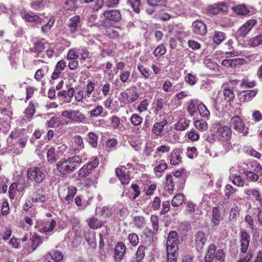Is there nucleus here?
<instances>
[{"instance_id":"obj_56","label":"nucleus","mask_w":262,"mask_h":262,"mask_svg":"<svg viewBox=\"0 0 262 262\" xmlns=\"http://www.w3.org/2000/svg\"><path fill=\"white\" fill-rule=\"evenodd\" d=\"M92 170V168H90L89 165H84L78 171V176L80 178L85 177L91 173Z\"/></svg>"},{"instance_id":"obj_41","label":"nucleus","mask_w":262,"mask_h":262,"mask_svg":"<svg viewBox=\"0 0 262 262\" xmlns=\"http://www.w3.org/2000/svg\"><path fill=\"white\" fill-rule=\"evenodd\" d=\"M63 257V255L62 253L58 250H53L52 252H49L46 255V258L53 259L59 262H61Z\"/></svg>"},{"instance_id":"obj_7","label":"nucleus","mask_w":262,"mask_h":262,"mask_svg":"<svg viewBox=\"0 0 262 262\" xmlns=\"http://www.w3.org/2000/svg\"><path fill=\"white\" fill-rule=\"evenodd\" d=\"M231 130L228 126H220L217 129L215 136L220 141H230L231 138Z\"/></svg>"},{"instance_id":"obj_11","label":"nucleus","mask_w":262,"mask_h":262,"mask_svg":"<svg viewBox=\"0 0 262 262\" xmlns=\"http://www.w3.org/2000/svg\"><path fill=\"white\" fill-rule=\"evenodd\" d=\"M256 23L257 21L256 19H251L248 20L238 29L237 32L238 35L241 37L246 36Z\"/></svg>"},{"instance_id":"obj_19","label":"nucleus","mask_w":262,"mask_h":262,"mask_svg":"<svg viewBox=\"0 0 262 262\" xmlns=\"http://www.w3.org/2000/svg\"><path fill=\"white\" fill-rule=\"evenodd\" d=\"M250 236L249 234L245 231H241L240 232V241L241 250L243 253H246L249 246Z\"/></svg>"},{"instance_id":"obj_14","label":"nucleus","mask_w":262,"mask_h":262,"mask_svg":"<svg viewBox=\"0 0 262 262\" xmlns=\"http://www.w3.org/2000/svg\"><path fill=\"white\" fill-rule=\"evenodd\" d=\"M126 247L122 242L117 243L114 249V260L116 262H120L126 253Z\"/></svg>"},{"instance_id":"obj_51","label":"nucleus","mask_w":262,"mask_h":262,"mask_svg":"<svg viewBox=\"0 0 262 262\" xmlns=\"http://www.w3.org/2000/svg\"><path fill=\"white\" fill-rule=\"evenodd\" d=\"M235 13L245 15L249 12V10L245 5H240L232 8Z\"/></svg>"},{"instance_id":"obj_50","label":"nucleus","mask_w":262,"mask_h":262,"mask_svg":"<svg viewBox=\"0 0 262 262\" xmlns=\"http://www.w3.org/2000/svg\"><path fill=\"white\" fill-rule=\"evenodd\" d=\"M35 112L34 104L32 102L30 101L28 107L25 111V117L28 119H30L32 118V116L34 114Z\"/></svg>"},{"instance_id":"obj_20","label":"nucleus","mask_w":262,"mask_h":262,"mask_svg":"<svg viewBox=\"0 0 262 262\" xmlns=\"http://www.w3.org/2000/svg\"><path fill=\"white\" fill-rule=\"evenodd\" d=\"M244 193L248 196L253 197L255 199L257 205L262 206V196L260 192L258 189L249 188L244 190Z\"/></svg>"},{"instance_id":"obj_8","label":"nucleus","mask_w":262,"mask_h":262,"mask_svg":"<svg viewBox=\"0 0 262 262\" xmlns=\"http://www.w3.org/2000/svg\"><path fill=\"white\" fill-rule=\"evenodd\" d=\"M230 125L233 128L239 133L246 135L248 132L242 119L238 116H234L230 120Z\"/></svg>"},{"instance_id":"obj_53","label":"nucleus","mask_w":262,"mask_h":262,"mask_svg":"<svg viewBox=\"0 0 262 262\" xmlns=\"http://www.w3.org/2000/svg\"><path fill=\"white\" fill-rule=\"evenodd\" d=\"M243 150L245 153L250 155L251 156H253L258 159H260L261 158L260 154L258 152L251 146H245L243 148Z\"/></svg>"},{"instance_id":"obj_54","label":"nucleus","mask_w":262,"mask_h":262,"mask_svg":"<svg viewBox=\"0 0 262 262\" xmlns=\"http://www.w3.org/2000/svg\"><path fill=\"white\" fill-rule=\"evenodd\" d=\"M133 221L135 226L137 228H142L145 225V220L143 216H135Z\"/></svg>"},{"instance_id":"obj_23","label":"nucleus","mask_w":262,"mask_h":262,"mask_svg":"<svg viewBox=\"0 0 262 262\" xmlns=\"http://www.w3.org/2000/svg\"><path fill=\"white\" fill-rule=\"evenodd\" d=\"M105 28V35L107 37L117 39L119 37L120 32L121 29L119 27H116L114 25L112 26H104Z\"/></svg>"},{"instance_id":"obj_1","label":"nucleus","mask_w":262,"mask_h":262,"mask_svg":"<svg viewBox=\"0 0 262 262\" xmlns=\"http://www.w3.org/2000/svg\"><path fill=\"white\" fill-rule=\"evenodd\" d=\"M81 163V158L78 156H74L59 161L56 167L60 174L66 176L73 172Z\"/></svg>"},{"instance_id":"obj_17","label":"nucleus","mask_w":262,"mask_h":262,"mask_svg":"<svg viewBox=\"0 0 262 262\" xmlns=\"http://www.w3.org/2000/svg\"><path fill=\"white\" fill-rule=\"evenodd\" d=\"M192 30L195 34L200 35H204L207 33L206 25L201 20H196L192 23Z\"/></svg>"},{"instance_id":"obj_64","label":"nucleus","mask_w":262,"mask_h":262,"mask_svg":"<svg viewBox=\"0 0 262 262\" xmlns=\"http://www.w3.org/2000/svg\"><path fill=\"white\" fill-rule=\"evenodd\" d=\"M89 137L88 141L89 143L94 147L97 145L98 136L94 132H89L88 134Z\"/></svg>"},{"instance_id":"obj_32","label":"nucleus","mask_w":262,"mask_h":262,"mask_svg":"<svg viewBox=\"0 0 262 262\" xmlns=\"http://www.w3.org/2000/svg\"><path fill=\"white\" fill-rule=\"evenodd\" d=\"M20 53L16 51H11L10 56L9 59L11 67L16 69L19 63V57Z\"/></svg>"},{"instance_id":"obj_16","label":"nucleus","mask_w":262,"mask_h":262,"mask_svg":"<svg viewBox=\"0 0 262 262\" xmlns=\"http://www.w3.org/2000/svg\"><path fill=\"white\" fill-rule=\"evenodd\" d=\"M167 121L163 119L160 122H156L152 127L151 133L157 137H161L163 133L164 128L167 125Z\"/></svg>"},{"instance_id":"obj_6","label":"nucleus","mask_w":262,"mask_h":262,"mask_svg":"<svg viewBox=\"0 0 262 262\" xmlns=\"http://www.w3.org/2000/svg\"><path fill=\"white\" fill-rule=\"evenodd\" d=\"M179 239L178 233L175 231H171L168 234L167 243V251H178Z\"/></svg>"},{"instance_id":"obj_28","label":"nucleus","mask_w":262,"mask_h":262,"mask_svg":"<svg viewBox=\"0 0 262 262\" xmlns=\"http://www.w3.org/2000/svg\"><path fill=\"white\" fill-rule=\"evenodd\" d=\"M85 115L78 110H73L71 121L75 123H84L86 121Z\"/></svg>"},{"instance_id":"obj_43","label":"nucleus","mask_w":262,"mask_h":262,"mask_svg":"<svg viewBox=\"0 0 262 262\" xmlns=\"http://www.w3.org/2000/svg\"><path fill=\"white\" fill-rule=\"evenodd\" d=\"M224 100L227 102H230L234 98V94L231 89L229 88H225L223 93Z\"/></svg>"},{"instance_id":"obj_27","label":"nucleus","mask_w":262,"mask_h":262,"mask_svg":"<svg viewBox=\"0 0 262 262\" xmlns=\"http://www.w3.org/2000/svg\"><path fill=\"white\" fill-rule=\"evenodd\" d=\"M89 114L91 118L105 117L107 115V113L104 112V108L101 105H98L95 108L90 111Z\"/></svg>"},{"instance_id":"obj_10","label":"nucleus","mask_w":262,"mask_h":262,"mask_svg":"<svg viewBox=\"0 0 262 262\" xmlns=\"http://www.w3.org/2000/svg\"><path fill=\"white\" fill-rule=\"evenodd\" d=\"M116 173L122 185H127L130 180L129 171L124 166H120L116 169Z\"/></svg>"},{"instance_id":"obj_38","label":"nucleus","mask_w":262,"mask_h":262,"mask_svg":"<svg viewBox=\"0 0 262 262\" xmlns=\"http://www.w3.org/2000/svg\"><path fill=\"white\" fill-rule=\"evenodd\" d=\"M45 22H42V23H45L41 28V32L43 33H48L50 30L52 26H53L55 19L53 17H51L49 18L48 17L43 18Z\"/></svg>"},{"instance_id":"obj_26","label":"nucleus","mask_w":262,"mask_h":262,"mask_svg":"<svg viewBox=\"0 0 262 262\" xmlns=\"http://www.w3.org/2000/svg\"><path fill=\"white\" fill-rule=\"evenodd\" d=\"M80 21V18L78 15H75L69 20L67 25L71 33L74 34L76 31Z\"/></svg>"},{"instance_id":"obj_37","label":"nucleus","mask_w":262,"mask_h":262,"mask_svg":"<svg viewBox=\"0 0 262 262\" xmlns=\"http://www.w3.org/2000/svg\"><path fill=\"white\" fill-rule=\"evenodd\" d=\"M223 219L221 215L220 210L217 207H213L212 208V218L211 223L213 227L217 226L219 225L220 222Z\"/></svg>"},{"instance_id":"obj_31","label":"nucleus","mask_w":262,"mask_h":262,"mask_svg":"<svg viewBox=\"0 0 262 262\" xmlns=\"http://www.w3.org/2000/svg\"><path fill=\"white\" fill-rule=\"evenodd\" d=\"M60 157L59 155L57 154L55 147L52 146L48 149L47 154V158L50 163L52 164L55 163Z\"/></svg>"},{"instance_id":"obj_21","label":"nucleus","mask_w":262,"mask_h":262,"mask_svg":"<svg viewBox=\"0 0 262 262\" xmlns=\"http://www.w3.org/2000/svg\"><path fill=\"white\" fill-rule=\"evenodd\" d=\"M170 164L172 165H177L182 163V158L179 149L175 148L167 157Z\"/></svg>"},{"instance_id":"obj_42","label":"nucleus","mask_w":262,"mask_h":262,"mask_svg":"<svg viewBox=\"0 0 262 262\" xmlns=\"http://www.w3.org/2000/svg\"><path fill=\"white\" fill-rule=\"evenodd\" d=\"M44 49V43L42 41L38 40L34 42L33 47L31 48L30 50L32 52L35 53H40L42 52Z\"/></svg>"},{"instance_id":"obj_24","label":"nucleus","mask_w":262,"mask_h":262,"mask_svg":"<svg viewBox=\"0 0 262 262\" xmlns=\"http://www.w3.org/2000/svg\"><path fill=\"white\" fill-rule=\"evenodd\" d=\"M84 147V144L81 137L79 135L75 136L74 137V143L72 146V150L75 154H78L80 150L83 149Z\"/></svg>"},{"instance_id":"obj_59","label":"nucleus","mask_w":262,"mask_h":262,"mask_svg":"<svg viewBox=\"0 0 262 262\" xmlns=\"http://www.w3.org/2000/svg\"><path fill=\"white\" fill-rule=\"evenodd\" d=\"M198 111L200 115L204 117H208L210 115V112L208 110L207 107L201 102L198 104Z\"/></svg>"},{"instance_id":"obj_48","label":"nucleus","mask_w":262,"mask_h":262,"mask_svg":"<svg viewBox=\"0 0 262 262\" xmlns=\"http://www.w3.org/2000/svg\"><path fill=\"white\" fill-rule=\"evenodd\" d=\"M48 69V66H45L37 70L34 76L35 79L38 81H40L47 73Z\"/></svg>"},{"instance_id":"obj_58","label":"nucleus","mask_w":262,"mask_h":262,"mask_svg":"<svg viewBox=\"0 0 262 262\" xmlns=\"http://www.w3.org/2000/svg\"><path fill=\"white\" fill-rule=\"evenodd\" d=\"M166 52V48L163 44L159 45L154 51L153 54L158 57L164 55Z\"/></svg>"},{"instance_id":"obj_52","label":"nucleus","mask_w":262,"mask_h":262,"mask_svg":"<svg viewBox=\"0 0 262 262\" xmlns=\"http://www.w3.org/2000/svg\"><path fill=\"white\" fill-rule=\"evenodd\" d=\"M170 150V146L165 144L158 146L155 150V153L161 157L162 154L168 153Z\"/></svg>"},{"instance_id":"obj_4","label":"nucleus","mask_w":262,"mask_h":262,"mask_svg":"<svg viewBox=\"0 0 262 262\" xmlns=\"http://www.w3.org/2000/svg\"><path fill=\"white\" fill-rule=\"evenodd\" d=\"M45 177V171L38 167L32 166L28 169L27 178L31 182L40 184L43 182Z\"/></svg>"},{"instance_id":"obj_5","label":"nucleus","mask_w":262,"mask_h":262,"mask_svg":"<svg viewBox=\"0 0 262 262\" xmlns=\"http://www.w3.org/2000/svg\"><path fill=\"white\" fill-rule=\"evenodd\" d=\"M56 224V222L53 219L38 221L36 225V229L38 232L48 235L53 231Z\"/></svg>"},{"instance_id":"obj_62","label":"nucleus","mask_w":262,"mask_h":262,"mask_svg":"<svg viewBox=\"0 0 262 262\" xmlns=\"http://www.w3.org/2000/svg\"><path fill=\"white\" fill-rule=\"evenodd\" d=\"M127 239L134 247L138 245L139 241L138 235L134 233H129L127 236Z\"/></svg>"},{"instance_id":"obj_25","label":"nucleus","mask_w":262,"mask_h":262,"mask_svg":"<svg viewBox=\"0 0 262 262\" xmlns=\"http://www.w3.org/2000/svg\"><path fill=\"white\" fill-rule=\"evenodd\" d=\"M257 92L256 90H243L239 93V98L244 101H249L255 96Z\"/></svg>"},{"instance_id":"obj_2","label":"nucleus","mask_w":262,"mask_h":262,"mask_svg":"<svg viewBox=\"0 0 262 262\" xmlns=\"http://www.w3.org/2000/svg\"><path fill=\"white\" fill-rule=\"evenodd\" d=\"M101 18L103 26H112L121 19V15L118 10H109L102 13Z\"/></svg>"},{"instance_id":"obj_47","label":"nucleus","mask_w":262,"mask_h":262,"mask_svg":"<svg viewBox=\"0 0 262 262\" xmlns=\"http://www.w3.org/2000/svg\"><path fill=\"white\" fill-rule=\"evenodd\" d=\"M88 23L89 26L90 27L96 26L99 28L101 26H103L102 21H101L100 20H97V16L95 14L91 15L88 17Z\"/></svg>"},{"instance_id":"obj_57","label":"nucleus","mask_w":262,"mask_h":262,"mask_svg":"<svg viewBox=\"0 0 262 262\" xmlns=\"http://www.w3.org/2000/svg\"><path fill=\"white\" fill-rule=\"evenodd\" d=\"M184 201V195L181 193H178L174 195L171 201V205L174 207H178L182 204Z\"/></svg>"},{"instance_id":"obj_13","label":"nucleus","mask_w":262,"mask_h":262,"mask_svg":"<svg viewBox=\"0 0 262 262\" xmlns=\"http://www.w3.org/2000/svg\"><path fill=\"white\" fill-rule=\"evenodd\" d=\"M74 92L73 88H70L67 91H60L57 93V96L59 100L62 102L61 104L70 103L71 101V98L74 96Z\"/></svg>"},{"instance_id":"obj_30","label":"nucleus","mask_w":262,"mask_h":262,"mask_svg":"<svg viewBox=\"0 0 262 262\" xmlns=\"http://www.w3.org/2000/svg\"><path fill=\"white\" fill-rule=\"evenodd\" d=\"M189 123L190 120L185 118H181L174 124V128L178 131H183L188 127Z\"/></svg>"},{"instance_id":"obj_39","label":"nucleus","mask_w":262,"mask_h":262,"mask_svg":"<svg viewBox=\"0 0 262 262\" xmlns=\"http://www.w3.org/2000/svg\"><path fill=\"white\" fill-rule=\"evenodd\" d=\"M77 192V188L74 186H70L68 187L67 194L65 197V200L69 204L73 202V198Z\"/></svg>"},{"instance_id":"obj_3","label":"nucleus","mask_w":262,"mask_h":262,"mask_svg":"<svg viewBox=\"0 0 262 262\" xmlns=\"http://www.w3.org/2000/svg\"><path fill=\"white\" fill-rule=\"evenodd\" d=\"M140 94L137 91L127 89L125 91L120 93L118 100L120 103L121 106L123 107L137 100Z\"/></svg>"},{"instance_id":"obj_35","label":"nucleus","mask_w":262,"mask_h":262,"mask_svg":"<svg viewBox=\"0 0 262 262\" xmlns=\"http://www.w3.org/2000/svg\"><path fill=\"white\" fill-rule=\"evenodd\" d=\"M216 247L214 244L210 245L207 249L204 260L205 262H211L215 258Z\"/></svg>"},{"instance_id":"obj_44","label":"nucleus","mask_w":262,"mask_h":262,"mask_svg":"<svg viewBox=\"0 0 262 262\" xmlns=\"http://www.w3.org/2000/svg\"><path fill=\"white\" fill-rule=\"evenodd\" d=\"M48 1V0H41L33 2L31 3L30 6L32 9L35 10L40 11L44 8Z\"/></svg>"},{"instance_id":"obj_60","label":"nucleus","mask_w":262,"mask_h":262,"mask_svg":"<svg viewBox=\"0 0 262 262\" xmlns=\"http://www.w3.org/2000/svg\"><path fill=\"white\" fill-rule=\"evenodd\" d=\"M167 168V164L164 160H161L156 163L154 167V171L155 172H162Z\"/></svg>"},{"instance_id":"obj_55","label":"nucleus","mask_w":262,"mask_h":262,"mask_svg":"<svg viewBox=\"0 0 262 262\" xmlns=\"http://www.w3.org/2000/svg\"><path fill=\"white\" fill-rule=\"evenodd\" d=\"M17 190L20 191V188H18V185L16 183H13L9 188V196L11 200H13L16 195Z\"/></svg>"},{"instance_id":"obj_46","label":"nucleus","mask_w":262,"mask_h":262,"mask_svg":"<svg viewBox=\"0 0 262 262\" xmlns=\"http://www.w3.org/2000/svg\"><path fill=\"white\" fill-rule=\"evenodd\" d=\"M193 124L196 129L201 132L205 131L208 128L207 122L203 120H196L194 121Z\"/></svg>"},{"instance_id":"obj_15","label":"nucleus","mask_w":262,"mask_h":262,"mask_svg":"<svg viewBox=\"0 0 262 262\" xmlns=\"http://www.w3.org/2000/svg\"><path fill=\"white\" fill-rule=\"evenodd\" d=\"M113 210L114 211V216L118 217L124 218L127 216L129 213L127 207L121 203H117L114 205Z\"/></svg>"},{"instance_id":"obj_18","label":"nucleus","mask_w":262,"mask_h":262,"mask_svg":"<svg viewBox=\"0 0 262 262\" xmlns=\"http://www.w3.org/2000/svg\"><path fill=\"white\" fill-rule=\"evenodd\" d=\"M230 174L229 176V180L232 183L238 187H243L245 181L244 179L237 173H234V168H231L230 169Z\"/></svg>"},{"instance_id":"obj_22","label":"nucleus","mask_w":262,"mask_h":262,"mask_svg":"<svg viewBox=\"0 0 262 262\" xmlns=\"http://www.w3.org/2000/svg\"><path fill=\"white\" fill-rule=\"evenodd\" d=\"M78 7V4L76 0H67L63 4L60 11L63 13L67 14L70 12L75 11Z\"/></svg>"},{"instance_id":"obj_40","label":"nucleus","mask_w":262,"mask_h":262,"mask_svg":"<svg viewBox=\"0 0 262 262\" xmlns=\"http://www.w3.org/2000/svg\"><path fill=\"white\" fill-rule=\"evenodd\" d=\"M248 169L252 170L256 174H258V176L262 175V166L261 165L256 161H253L249 164L248 165Z\"/></svg>"},{"instance_id":"obj_36","label":"nucleus","mask_w":262,"mask_h":262,"mask_svg":"<svg viewBox=\"0 0 262 262\" xmlns=\"http://www.w3.org/2000/svg\"><path fill=\"white\" fill-rule=\"evenodd\" d=\"M86 223L89 226L93 229H97L100 228L104 224V223L102 221L98 220L95 217H92L86 220Z\"/></svg>"},{"instance_id":"obj_34","label":"nucleus","mask_w":262,"mask_h":262,"mask_svg":"<svg viewBox=\"0 0 262 262\" xmlns=\"http://www.w3.org/2000/svg\"><path fill=\"white\" fill-rule=\"evenodd\" d=\"M83 236L89 245L91 246L92 247L96 246L95 242V232L94 231H92L90 229H87L86 230L83 231Z\"/></svg>"},{"instance_id":"obj_61","label":"nucleus","mask_w":262,"mask_h":262,"mask_svg":"<svg viewBox=\"0 0 262 262\" xmlns=\"http://www.w3.org/2000/svg\"><path fill=\"white\" fill-rule=\"evenodd\" d=\"M250 46L253 47H256L262 44V34L258 35L252 38H251L249 41Z\"/></svg>"},{"instance_id":"obj_49","label":"nucleus","mask_w":262,"mask_h":262,"mask_svg":"<svg viewBox=\"0 0 262 262\" xmlns=\"http://www.w3.org/2000/svg\"><path fill=\"white\" fill-rule=\"evenodd\" d=\"M225 38L226 35L224 33L220 31H215L213 36V40L215 43L219 45L225 40Z\"/></svg>"},{"instance_id":"obj_12","label":"nucleus","mask_w":262,"mask_h":262,"mask_svg":"<svg viewBox=\"0 0 262 262\" xmlns=\"http://www.w3.org/2000/svg\"><path fill=\"white\" fill-rule=\"evenodd\" d=\"M228 7L229 6L226 3L222 2L210 5L208 6L207 10L210 14L215 15L221 12H225L228 11Z\"/></svg>"},{"instance_id":"obj_29","label":"nucleus","mask_w":262,"mask_h":262,"mask_svg":"<svg viewBox=\"0 0 262 262\" xmlns=\"http://www.w3.org/2000/svg\"><path fill=\"white\" fill-rule=\"evenodd\" d=\"M207 240V238L206 237L205 234L202 232L199 231L195 236V241L196 246L199 250V249L201 250L205 245L206 241Z\"/></svg>"},{"instance_id":"obj_9","label":"nucleus","mask_w":262,"mask_h":262,"mask_svg":"<svg viewBox=\"0 0 262 262\" xmlns=\"http://www.w3.org/2000/svg\"><path fill=\"white\" fill-rule=\"evenodd\" d=\"M21 16L25 21L33 23L35 24H41L43 21L45 22L44 18L35 14L32 12H28L26 10L22 11Z\"/></svg>"},{"instance_id":"obj_45","label":"nucleus","mask_w":262,"mask_h":262,"mask_svg":"<svg viewBox=\"0 0 262 262\" xmlns=\"http://www.w3.org/2000/svg\"><path fill=\"white\" fill-rule=\"evenodd\" d=\"M199 102L198 100H191L189 101L187 106V111L188 114L192 116L196 112L195 106L198 107V104Z\"/></svg>"},{"instance_id":"obj_33","label":"nucleus","mask_w":262,"mask_h":262,"mask_svg":"<svg viewBox=\"0 0 262 262\" xmlns=\"http://www.w3.org/2000/svg\"><path fill=\"white\" fill-rule=\"evenodd\" d=\"M148 4L154 7H166L169 10L173 9V7H171L167 0H147Z\"/></svg>"},{"instance_id":"obj_63","label":"nucleus","mask_w":262,"mask_h":262,"mask_svg":"<svg viewBox=\"0 0 262 262\" xmlns=\"http://www.w3.org/2000/svg\"><path fill=\"white\" fill-rule=\"evenodd\" d=\"M79 56V49L74 48L70 49L67 54V59L69 60H75Z\"/></svg>"}]
</instances>
